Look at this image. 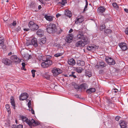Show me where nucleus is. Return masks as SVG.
<instances>
[{
    "mask_svg": "<svg viewBox=\"0 0 128 128\" xmlns=\"http://www.w3.org/2000/svg\"><path fill=\"white\" fill-rule=\"evenodd\" d=\"M28 26L29 28H24V31H28L30 30L32 31H34L36 30L39 28V26L32 21H30L29 22Z\"/></svg>",
    "mask_w": 128,
    "mask_h": 128,
    "instance_id": "1",
    "label": "nucleus"
},
{
    "mask_svg": "<svg viewBox=\"0 0 128 128\" xmlns=\"http://www.w3.org/2000/svg\"><path fill=\"white\" fill-rule=\"evenodd\" d=\"M46 29L47 32L49 33H54L57 30L56 25L52 23H50L48 25Z\"/></svg>",
    "mask_w": 128,
    "mask_h": 128,
    "instance_id": "2",
    "label": "nucleus"
},
{
    "mask_svg": "<svg viewBox=\"0 0 128 128\" xmlns=\"http://www.w3.org/2000/svg\"><path fill=\"white\" fill-rule=\"evenodd\" d=\"M84 20V17L82 16H78L76 18L75 20V23L77 24H80Z\"/></svg>",
    "mask_w": 128,
    "mask_h": 128,
    "instance_id": "3",
    "label": "nucleus"
},
{
    "mask_svg": "<svg viewBox=\"0 0 128 128\" xmlns=\"http://www.w3.org/2000/svg\"><path fill=\"white\" fill-rule=\"evenodd\" d=\"M52 72L54 76H56L62 72V71L61 70L56 68L52 69Z\"/></svg>",
    "mask_w": 128,
    "mask_h": 128,
    "instance_id": "4",
    "label": "nucleus"
},
{
    "mask_svg": "<svg viewBox=\"0 0 128 128\" xmlns=\"http://www.w3.org/2000/svg\"><path fill=\"white\" fill-rule=\"evenodd\" d=\"M106 60L110 65H114L115 64L114 60L111 58L106 57Z\"/></svg>",
    "mask_w": 128,
    "mask_h": 128,
    "instance_id": "5",
    "label": "nucleus"
},
{
    "mask_svg": "<svg viewBox=\"0 0 128 128\" xmlns=\"http://www.w3.org/2000/svg\"><path fill=\"white\" fill-rule=\"evenodd\" d=\"M20 118L22 120L23 122H25L29 126L30 125V120H29L28 118L25 116H20Z\"/></svg>",
    "mask_w": 128,
    "mask_h": 128,
    "instance_id": "6",
    "label": "nucleus"
},
{
    "mask_svg": "<svg viewBox=\"0 0 128 128\" xmlns=\"http://www.w3.org/2000/svg\"><path fill=\"white\" fill-rule=\"evenodd\" d=\"M119 46L123 50H126L128 49L127 45L124 42H122L120 43L119 44Z\"/></svg>",
    "mask_w": 128,
    "mask_h": 128,
    "instance_id": "7",
    "label": "nucleus"
},
{
    "mask_svg": "<svg viewBox=\"0 0 128 128\" xmlns=\"http://www.w3.org/2000/svg\"><path fill=\"white\" fill-rule=\"evenodd\" d=\"M11 59L13 62L16 64L20 62L21 61V60L19 58L16 56H12Z\"/></svg>",
    "mask_w": 128,
    "mask_h": 128,
    "instance_id": "8",
    "label": "nucleus"
},
{
    "mask_svg": "<svg viewBox=\"0 0 128 128\" xmlns=\"http://www.w3.org/2000/svg\"><path fill=\"white\" fill-rule=\"evenodd\" d=\"M28 97V95L27 93L26 92L22 94L19 96V99L20 100H23L27 98Z\"/></svg>",
    "mask_w": 128,
    "mask_h": 128,
    "instance_id": "9",
    "label": "nucleus"
},
{
    "mask_svg": "<svg viewBox=\"0 0 128 128\" xmlns=\"http://www.w3.org/2000/svg\"><path fill=\"white\" fill-rule=\"evenodd\" d=\"M30 124L29 125L30 126H35L40 125V123L38 121H35L34 120L32 119L30 120Z\"/></svg>",
    "mask_w": 128,
    "mask_h": 128,
    "instance_id": "10",
    "label": "nucleus"
},
{
    "mask_svg": "<svg viewBox=\"0 0 128 128\" xmlns=\"http://www.w3.org/2000/svg\"><path fill=\"white\" fill-rule=\"evenodd\" d=\"M106 10V8L104 7L101 6L98 8L97 12L100 14H102Z\"/></svg>",
    "mask_w": 128,
    "mask_h": 128,
    "instance_id": "11",
    "label": "nucleus"
},
{
    "mask_svg": "<svg viewBox=\"0 0 128 128\" xmlns=\"http://www.w3.org/2000/svg\"><path fill=\"white\" fill-rule=\"evenodd\" d=\"M73 36V35L72 34H68L67 36L66 41L69 43H70L72 40Z\"/></svg>",
    "mask_w": 128,
    "mask_h": 128,
    "instance_id": "12",
    "label": "nucleus"
},
{
    "mask_svg": "<svg viewBox=\"0 0 128 128\" xmlns=\"http://www.w3.org/2000/svg\"><path fill=\"white\" fill-rule=\"evenodd\" d=\"M2 62L6 65H9L11 63V61L7 58H4L2 60Z\"/></svg>",
    "mask_w": 128,
    "mask_h": 128,
    "instance_id": "13",
    "label": "nucleus"
},
{
    "mask_svg": "<svg viewBox=\"0 0 128 128\" xmlns=\"http://www.w3.org/2000/svg\"><path fill=\"white\" fill-rule=\"evenodd\" d=\"M85 44L82 41H79L77 42L76 44V46L77 47L84 46Z\"/></svg>",
    "mask_w": 128,
    "mask_h": 128,
    "instance_id": "14",
    "label": "nucleus"
},
{
    "mask_svg": "<svg viewBox=\"0 0 128 128\" xmlns=\"http://www.w3.org/2000/svg\"><path fill=\"white\" fill-rule=\"evenodd\" d=\"M42 60L44 62H42L41 64V66L43 68H46L48 67V65L47 64L46 61L44 59V58H42Z\"/></svg>",
    "mask_w": 128,
    "mask_h": 128,
    "instance_id": "15",
    "label": "nucleus"
},
{
    "mask_svg": "<svg viewBox=\"0 0 128 128\" xmlns=\"http://www.w3.org/2000/svg\"><path fill=\"white\" fill-rule=\"evenodd\" d=\"M32 44L35 47H36L38 46L37 43V40L36 38H34L31 40Z\"/></svg>",
    "mask_w": 128,
    "mask_h": 128,
    "instance_id": "16",
    "label": "nucleus"
},
{
    "mask_svg": "<svg viewBox=\"0 0 128 128\" xmlns=\"http://www.w3.org/2000/svg\"><path fill=\"white\" fill-rule=\"evenodd\" d=\"M106 66L105 63L103 62H100L99 65H97L96 66V68H104Z\"/></svg>",
    "mask_w": 128,
    "mask_h": 128,
    "instance_id": "17",
    "label": "nucleus"
},
{
    "mask_svg": "<svg viewBox=\"0 0 128 128\" xmlns=\"http://www.w3.org/2000/svg\"><path fill=\"white\" fill-rule=\"evenodd\" d=\"M68 63L70 65L73 66L74 65L76 64L73 58L68 60Z\"/></svg>",
    "mask_w": 128,
    "mask_h": 128,
    "instance_id": "18",
    "label": "nucleus"
},
{
    "mask_svg": "<svg viewBox=\"0 0 128 128\" xmlns=\"http://www.w3.org/2000/svg\"><path fill=\"white\" fill-rule=\"evenodd\" d=\"M44 17L46 19L50 22H52L53 20L54 17L51 16H48L46 15L44 16Z\"/></svg>",
    "mask_w": 128,
    "mask_h": 128,
    "instance_id": "19",
    "label": "nucleus"
},
{
    "mask_svg": "<svg viewBox=\"0 0 128 128\" xmlns=\"http://www.w3.org/2000/svg\"><path fill=\"white\" fill-rule=\"evenodd\" d=\"M96 91V89L94 88H91L88 89H87L86 92L88 94H91L92 92H94Z\"/></svg>",
    "mask_w": 128,
    "mask_h": 128,
    "instance_id": "20",
    "label": "nucleus"
},
{
    "mask_svg": "<svg viewBox=\"0 0 128 128\" xmlns=\"http://www.w3.org/2000/svg\"><path fill=\"white\" fill-rule=\"evenodd\" d=\"M46 38H42L39 40V43L41 46H42L43 44L46 43Z\"/></svg>",
    "mask_w": 128,
    "mask_h": 128,
    "instance_id": "21",
    "label": "nucleus"
},
{
    "mask_svg": "<svg viewBox=\"0 0 128 128\" xmlns=\"http://www.w3.org/2000/svg\"><path fill=\"white\" fill-rule=\"evenodd\" d=\"M119 124L121 128H126L127 126L126 122L124 121L120 122Z\"/></svg>",
    "mask_w": 128,
    "mask_h": 128,
    "instance_id": "22",
    "label": "nucleus"
},
{
    "mask_svg": "<svg viewBox=\"0 0 128 128\" xmlns=\"http://www.w3.org/2000/svg\"><path fill=\"white\" fill-rule=\"evenodd\" d=\"M84 36L83 34L81 32H79V34L77 36L76 38L77 39H82Z\"/></svg>",
    "mask_w": 128,
    "mask_h": 128,
    "instance_id": "23",
    "label": "nucleus"
},
{
    "mask_svg": "<svg viewBox=\"0 0 128 128\" xmlns=\"http://www.w3.org/2000/svg\"><path fill=\"white\" fill-rule=\"evenodd\" d=\"M88 86L86 83H84L80 85V89L81 88L84 90L88 88Z\"/></svg>",
    "mask_w": 128,
    "mask_h": 128,
    "instance_id": "24",
    "label": "nucleus"
},
{
    "mask_svg": "<svg viewBox=\"0 0 128 128\" xmlns=\"http://www.w3.org/2000/svg\"><path fill=\"white\" fill-rule=\"evenodd\" d=\"M4 40L3 36L0 37V49L2 48L3 45Z\"/></svg>",
    "mask_w": 128,
    "mask_h": 128,
    "instance_id": "25",
    "label": "nucleus"
},
{
    "mask_svg": "<svg viewBox=\"0 0 128 128\" xmlns=\"http://www.w3.org/2000/svg\"><path fill=\"white\" fill-rule=\"evenodd\" d=\"M44 34V31L40 29H39L36 32V34L40 36H42Z\"/></svg>",
    "mask_w": 128,
    "mask_h": 128,
    "instance_id": "26",
    "label": "nucleus"
},
{
    "mask_svg": "<svg viewBox=\"0 0 128 128\" xmlns=\"http://www.w3.org/2000/svg\"><path fill=\"white\" fill-rule=\"evenodd\" d=\"M65 14L67 16L70 18L72 16L71 12L68 10H67L65 12Z\"/></svg>",
    "mask_w": 128,
    "mask_h": 128,
    "instance_id": "27",
    "label": "nucleus"
},
{
    "mask_svg": "<svg viewBox=\"0 0 128 128\" xmlns=\"http://www.w3.org/2000/svg\"><path fill=\"white\" fill-rule=\"evenodd\" d=\"M82 40H84V43L85 45L88 44L89 42V40L88 39V38L86 36H84Z\"/></svg>",
    "mask_w": 128,
    "mask_h": 128,
    "instance_id": "28",
    "label": "nucleus"
},
{
    "mask_svg": "<svg viewBox=\"0 0 128 128\" xmlns=\"http://www.w3.org/2000/svg\"><path fill=\"white\" fill-rule=\"evenodd\" d=\"M77 64L79 66H84L85 65V62L84 61L80 60L78 61Z\"/></svg>",
    "mask_w": 128,
    "mask_h": 128,
    "instance_id": "29",
    "label": "nucleus"
},
{
    "mask_svg": "<svg viewBox=\"0 0 128 128\" xmlns=\"http://www.w3.org/2000/svg\"><path fill=\"white\" fill-rule=\"evenodd\" d=\"M32 56L30 55H29L28 54H26L25 56H24V59L26 60H28L30 59L31 58Z\"/></svg>",
    "mask_w": 128,
    "mask_h": 128,
    "instance_id": "30",
    "label": "nucleus"
},
{
    "mask_svg": "<svg viewBox=\"0 0 128 128\" xmlns=\"http://www.w3.org/2000/svg\"><path fill=\"white\" fill-rule=\"evenodd\" d=\"M72 85L75 88L76 90L80 89V86H79L76 84L74 82H73L72 83Z\"/></svg>",
    "mask_w": 128,
    "mask_h": 128,
    "instance_id": "31",
    "label": "nucleus"
},
{
    "mask_svg": "<svg viewBox=\"0 0 128 128\" xmlns=\"http://www.w3.org/2000/svg\"><path fill=\"white\" fill-rule=\"evenodd\" d=\"M10 102L11 103L12 106L14 109L15 108V105L14 103V101L13 98H11L10 100Z\"/></svg>",
    "mask_w": 128,
    "mask_h": 128,
    "instance_id": "32",
    "label": "nucleus"
},
{
    "mask_svg": "<svg viewBox=\"0 0 128 128\" xmlns=\"http://www.w3.org/2000/svg\"><path fill=\"white\" fill-rule=\"evenodd\" d=\"M16 24V21H14L13 23L10 24L9 25V27L11 28H13L14 27Z\"/></svg>",
    "mask_w": 128,
    "mask_h": 128,
    "instance_id": "33",
    "label": "nucleus"
},
{
    "mask_svg": "<svg viewBox=\"0 0 128 128\" xmlns=\"http://www.w3.org/2000/svg\"><path fill=\"white\" fill-rule=\"evenodd\" d=\"M83 69L81 67H78L76 68V71L78 73H80L82 71Z\"/></svg>",
    "mask_w": 128,
    "mask_h": 128,
    "instance_id": "34",
    "label": "nucleus"
},
{
    "mask_svg": "<svg viewBox=\"0 0 128 128\" xmlns=\"http://www.w3.org/2000/svg\"><path fill=\"white\" fill-rule=\"evenodd\" d=\"M112 5L114 8L116 10H118V6L117 4L116 3H113L112 4Z\"/></svg>",
    "mask_w": 128,
    "mask_h": 128,
    "instance_id": "35",
    "label": "nucleus"
},
{
    "mask_svg": "<svg viewBox=\"0 0 128 128\" xmlns=\"http://www.w3.org/2000/svg\"><path fill=\"white\" fill-rule=\"evenodd\" d=\"M22 126L21 124L17 125H13L12 126V128H22Z\"/></svg>",
    "mask_w": 128,
    "mask_h": 128,
    "instance_id": "36",
    "label": "nucleus"
},
{
    "mask_svg": "<svg viewBox=\"0 0 128 128\" xmlns=\"http://www.w3.org/2000/svg\"><path fill=\"white\" fill-rule=\"evenodd\" d=\"M85 74L86 76L90 77L92 75V73L90 71H86V72Z\"/></svg>",
    "mask_w": 128,
    "mask_h": 128,
    "instance_id": "37",
    "label": "nucleus"
},
{
    "mask_svg": "<svg viewBox=\"0 0 128 128\" xmlns=\"http://www.w3.org/2000/svg\"><path fill=\"white\" fill-rule=\"evenodd\" d=\"M44 77L47 80H49L50 78V76L48 74V73L46 72L44 74Z\"/></svg>",
    "mask_w": 128,
    "mask_h": 128,
    "instance_id": "38",
    "label": "nucleus"
},
{
    "mask_svg": "<svg viewBox=\"0 0 128 128\" xmlns=\"http://www.w3.org/2000/svg\"><path fill=\"white\" fill-rule=\"evenodd\" d=\"M6 108L7 110L8 113L10 112V105L9 104H7L6 105Z\"/></svg>",
    "mask_w": 128,
    "mask_h": 128,
    "instance_id": "39",
    "label": "nucleus"
},
{
    "mask_svg": "<svg viewBox=\"0 0 128 128\" xmlns=\"http://www.w3.org/2000/svg\"><path fill=\"white\" fill-rule=\"evenodd\" d=\"M47 63V64L48 65V67L49 66L51 65L52 64V61L50 60H45Z\"/></svg>",
    "mask_w": 128,
    "mask_h": 128,
    "instance_id": "40",
    "label": "nucleus"
},
{
    "mask_svg": "<svg viewBox=\"0 0 128 128\" xmlns=\"http://www.w3.org/2000/svg\"><path fill=\"white\" fill-rule=\"evenodd\" d=\"M94 48L92 46H88L87 47V50L89 51H91L93 50Z\"/></svg>",
    "mask_w": 128,
    "mask_h": 128,
    "instance_id": "41",
    "label": "nucleus"
},
{
    "mask_svg": "<svg viewBox=\"0 0 128 128\" xmlns=\"http://www.w3.org/2000/svg\"><path fill=\"white\" fill-rule=\"evenodd\" d=\"M112 32L111 30L109 29H106L104 30V32L106 34H110Z\"/></svg>",
    "mask_w": 128,
    "mask_h": 128,
    "instance_id": "42",
    "label": "nucleus"
},
{
    "mask_svg": "<svg viewBox=\"0 0 128 128\" xmlns=\"http://www.w3.org/2000/svg\"><path fill=\"white\" fill-rule=\"evenodd\" d=\"M105 28V26L104 24H102L100 26V29L101 30H102L104 29Z\"/></svg>",
    "mask_w": 128,
    "mask_h": 128,
    "instance_id": "43",
    "label": "nucleus"
},
{
    "mask_svg": "<svg viewBox=\"0 0 128 128\" xmlns=\"http://www.w3.org/2000/svg\"><path fill=\"white\" fill-rule=\"evenodd\" d=\"M63 54V53H58L55 54L54 56L56 57H59L62 56Z\"/></svg>",
    "mask_w": 128,
    "mask_h": 128,
    "instance_id": "44",
    "label": "nucleus"
},
{
    "mask_svg": "<svg viewBox=\"0 0 128 128\" xmlns=\"http://www.w3.org/2000/svg\"><path fill=\"white\" fill-rule=\"evenodd\" d=\"M36 72V70H32L31 72L32 74V76L34 78L35 77V73Z\"/></svg>",
    "mask_w": 128,
    "mask_h": 128,
    "instance_id": "45",
    "label": "nucleus"
},
{
    "mask_svg": "<svg viewBox=\"0 0 128 128\" xmlns=\"http://www.w3.org/2000/svg\"><path fill=\"white\" fill-rule=\"evenodd\" d=\"M66 3V0H62L61 2V4L63 5H64Z\"/></svg>",
    "mask_w": 128,
    "mask_h": 128,
    "instance_id": "46",
    "label": "nucleus"
},
{
    "mask_svg": "<svg viewBox=\"0 0 128 128\" xmlns=\"http://www.w3.org/2000/svg\"><path fill=\"white\" fill-rule=\"evenodd\" d=\"M75 72H72V74H71L70 75H69L70 76H73L74 77V78H76V76L75 75H74V74H75Z\"/></svg>",
    "mask_w": 128,
    "mask_h": 128,
    "instance_id": "47",
    "label": "nucleus"
},
{
    "mask_svg": "<svg viewBox=\"0 0 128 128\" xmlns=\"http://www.w3.org/2000/svg\"><path fill=\"white\" fill-rule=\"evenodd\" d=\"M112 91L113 92L116 93L118 91V90L116 88L112 90Z\"/></svg>",
    "mask_w": 128,
    "mask_h": 128,
    "instance_id": "48",
    "label": "nucleus"
},
{
    "mask_svg": "<svg viewBox=\"0 0 128 128\" xmlns=\"http://www.w3.org/2000/svg\"><path fill=\"white\" fill-rule=\"evenodd\" d=\"M31 101H30L28 103V106L29 108L30 109L31 108Z\"/></svg>",
    "mask_w": 128,
    "mask_h": 128,
    "instance_id": "49",
    "label": "nucleus"
},
{
    "mask_svg": "<svg viewBox=\"0 0 128 128\" xmlns=\"http://www.w3.org/2000/svg\"><path fill=\"white\" fill-rule=\"evenodd\" d=\"M88 4H86V5H85V6L84 8V9L83 12H85L86 10H87V6H88Z\"/></svg>",
    "mask_w": 128,
    "mask_h": 128,
    "instance_id": "50",
    "label": "nucleus"
},
{
    "mask_svg": "<svg viewBox=\"0 0 128 128\" xmlns=\"http://www.w3.org/2000/svg\"><path fill=\"white\" fill-rule=\"evenodd\" d=\"M125 32L126 34L128 35V27L126 29Z\"/></svg>",
    "mask_w": 128,
    "mask_h": 128,
    "instance_id": "51",
    "label": "nucleus"
},
{
    "mask_svg": "<svg viewBox=\"0 0 128 128\" xmlns=\"http://www.w3.org/2000/svg\"><path fill=\"white\" fill-rule=\"evenodd\" d=\"M51 58V56H47L46 57V60H50Z\"/></svg>",
    "mask_w": 128,
    "mask_h": 128,
    "instance_id": "52",
    "label": "nucleus"
},
{
    "mask_svg": "<svg viewBox=\"0 0 128 128\" xmlns=\"http://www.w3.org/2000/svg\"><path fill=\"white\" fill-rule=\"evenodd\" d=\"M120 118V116H117L116 117L115 119L116 121H118Z\"/></svg>",
    "mask_w": 128,
    "mask_h": 128,
    "instance_id": "53",
    "label": "nucleus"
},
{
    "mask_svg": "<svg viewBox=\"0 0 128 128\" xmlns=\"http://www.w3.org/2000/svg\"><path fill=\"white\" fill-rule=\"evenodd\" d=\"M62 31V30L61 28H60V30L58 31V34H60L61 33Z\"/></svg>",
    "mask_w": 128,
    "mask_h": 128,
    "instance_id": "54",
    "label": "nucleus"
},
{
    "mask_svg": "<svg viewBox=\"0 0 128 128\" xmlns=\"http://www.w3.org/2000/svg\"><path fill=\"white\" fill-rule=\"evenodd\" d=\"M30 108L31 109V112L33 114H34V110L32 109V108Z\"/></svg>",
    "mask_w": 128,
    "mask_h": 128,
    "instance_id": "55",
    "label": "nucleus"
},
{
    "mask_svg": "<svg viewBox=\"0 0 128 128\" xmlns=\"http://www.w3.org/2000/svg\"><path fill=\"white\" fill-rule=\"evenodd\" d=\"M60 16H61L60 14L59 13H58L56 15V18H58V17Z\"/></svg>",
    "mask_w": 128,
    "mask_h": 128,
    "instance_id": "56",
    "label": "nucleus"
},
{
    "mask_svg": "<svg viewBox=\"0 0 128 128\" xmlns=\"http://www.w3.org/2000/svg\"><path fill=\"white\" fill-rule=\"evenodd\" d=\"M73 30L72 29H70L69 31V33H71L73 32Z\"/></svg>",
    "mask_w": 128,
    "mask_h": 128,
    "instance_id": "57",
    "label": "nucleus"
},
{
    "mask_svg": "<svg viewBox=\"0 0 128 128\" xmlns=\"http://www.w3.org/2000/svg\"><path fill=\"white\" fill-rule=\"evenodd\" d=\"M25 64L23 62L22 63V67H24L25 66Z\"/></svg>",
    "mask_w": 128,
    "mask_h": 128,
    "instance_id": "58",
    "label": "nucleus"
},
{
    "mask_svg": "<svg viewBox=\"0 0 128 128\" xmlns=\"http://www.w3.org/2000/svg\"><path fill=\"white\" fill-rule=\"evenodd\" d=\"M30 44H31L30 43H29L28 42H26V45L27 46H28L30 45Z\"/></svg>",
    "mask_w": 128,
    "mask_h": 128,
    "instance_id": "59",
    "label": "nucleus"
},
{
    "mask_svg": "<svg viewBox=\"0 0 128 128\" xmlns=\"http://www.w3.org/2000/svg\"><path fill=\"white\" fill-rule=\"evenodd\" d=\"M124 11L127 13L128 12V10L127 8H125L124 9Z\"/></svg>",
    "mask_w": 128,
    "mask_h": 128,
    "instance_id": "60",
    "label": "nucleus"
},
{
    "mask_svg": "<svg viewBox=\"0 0 128 128\" xmlns=\"http://www.w3.org/2000/svg\"><path fill=\"white\" fill-rule=\"evenodd\" d=\"M38 57L40 59H41L42 58V55H40L39 56H38Z\"/></svg>",
    "mask_w": 128,
    "mask_h": 128,
    "instance_id": "61",
    "label": "nucleus"
},
{
    "mask_svg": "<svg viewBox=\"0 0 128 128\" xmlns=\"http://www.w3.org/2000/svg\"><path fill=\"white\" fill-rule=\"evenodd\" d=\"M41 6L40 5H39L38 6V8L39 9H40L41 8Z\"/></svg>",
    "mask_w": 128,
    "mask_h": 128,
    "instance_id": "62",
    "label": "nucleus"
},
{
    "mask_svg": "<svg viewBox=\"0 0 128 128\" xmlns=\"http://www.w3.org/2000/svg\"><path fill=\"white\" fill-rule=\"evenodd\" d=\"M12 54V53L11 52H10V53H9V54H8V55H11V54Z\"/></svg>",
    "mask_w": 128,
    "mask_h": 128,
    "instance_id": "63",
    "label": "nucleus"
},
{
    "mask_svg": "<svg viewBox=\"0 0 128 128\" xmlns=\"http://www.w3.org/2000/svg\"><path fill=\"white\" fill-rule=\"evenodd\" d=\"M22 69L24 70H26V69H24V67H23L22 68Z\"/></svg>",
    "mask_w": 128,
    "mask_h": 128,
    "instance_id": "64",
    "label": "nucleus"
}]
</instances>
